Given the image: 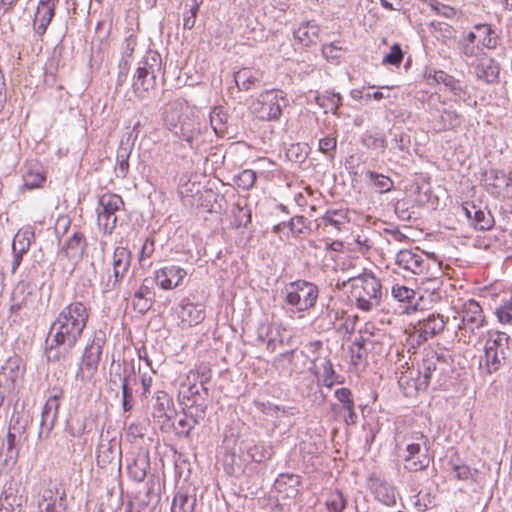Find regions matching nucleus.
<instances>
[{"label":"nucleus","mask_w":512,"mask_h":512,"mask_svg":"<svg viewBox=\"0 0 512 512\" xmlns=\"http://www.w3.org/2000/svg\"><path fill=\"white\" fill-rule=\"evenodd\" d=\"M130 151L125 147H120L117 151V163L115 166V174L117 178L124 179L129 171L128 159Z\"/></svg>","instance_id":"a19ab883"},{"label":"nucleus","mask_w":512,"mask_h":512,"mask_svg":"<svg viewBox=\"0 0 512 512\" xmlns=\"http://www.w3.org/2000/svg\"><path fill=\"white\" fill-rule=\"evenodd\" d=\"M124 202L117 194H104L99 199L97 221L105 233H111L117 223L116 212L120 211Z\"/></svg>","instance_id":"9b49d317"},{"label":"nucleus","mask_w":512,"mask_h":512,"mask_svg":"<svg viewBox=\"0 0 512 512\" xmlns=\"http://www.w3.org/2000/svg\"><path fill=\"white\" fill-rule=\"evenodd\" d=\"M33 239L34 232L30 229L19 230L14 236L12 242V273H15L20 266L23 256L28 252Z\"/></svg>","instance_id":"f3484780"},{"label":"nucleus","mask_w":512,"mask_h":512,"mask_svg":"<svg viewBox=\"0 0 512 512\" xmlns=\"http://www.w3.org/2000/svg\"><path fill=\"white\" fill-rule=\"evenodd\" d=\"M121 454V451L120 449H118V451H115V447H113L112 445H100L99 446V449H98V455H97V460H98V463H109L111 462L113 459H114V456L115 454Z\"/></svg>","instance_id":"6e6d98bb"},{"label":"nucleus","mask_w":512,"mask_h":512,"mask_svg":"<svg viewBox=\"0 0 512 512\" xmlns=\"http://www.w3.org/2000/svg\"><path fill=\"white\" fill-rule=\"evenodd\" d=\"M136 46H137V37L134 34L128 35L123 42V46H122L123 55L125 57H131Z\"/></svg>","instance_id":"338daca9"},{"label":"nucleus","mask_w":512,"mask_h":512,"mask_svg":"<svg viewBox=\"0 0 512 512\" xmlns=\"http://www.w3.org/2000/svg\"><path fill=\"white\" fill-rule=\"evenodd\" d=\"M59 406L58 396H51L46 401L41 413L40 429L38 432L39 440L49 438L58 418Z\"/></svg>","instance_id":"4468645a"},{"label":"nucleus","mask_w":512,"mask_h":512,"mask_svg":"<svg viewBox=\"0 0 512 512\" xmlns=\"http://www.w3.org/2000/svg\"><path fill=\"white\" fill-rule=\"evenodd\" d=\"M33 296V285L25 282L20 281L14 288L12 293V304H11V311L17 312L21 310L22 308L26 307L30 302L31 298Z\"/></svg>","instance_id":"c85d7f7f"},{"label":"nucleus","mask_w":512,"mask_h":512,"mask_svg":"<svg viewBox=\"0 0 512 512\" xmlns=\"http://www.w3.org/2000/svg\"><path fill=\"white\" fill-rule=\"evenodd\" d=\"M452 371L451 361L444 353H438L433 349L425 350L422 363L419 366L418 390H425L429 385L442 386Z\"/></svg>","instance_id":"20e7f679"},{"label":"nucleus","mask_w":512,"mask_h":512,"mask_svg":"<svg viewBox=\"0 0 512 512\" xmlns=\"http://www.w3.org/2000/svg\"><path fill=\"white\" fill-rule=\"evenodd\" d=\"M150 470V457L148 451L139 450L134 453L131 461L127 464L129 477L138 483L145 480Z\"/></svg>","instance_id":"a211bd4d"},{"label":"nucleus","mask_w":512,"mask_h":512,"mask_svg":"<svg viewBox=\"0 0 512 512\" xmlns=\"http://www.w3.org/2000/svg\"><path fill=\"white\" fill-rule=\"evenodd\" d=\"M331 512H342L346 508V498L340 491L332 492L326 502Z\"/></svg>","instance_id":"09e8293b"},{"label":"nucleus","mask_w":512,"mask_h":512,"mask_svg":"<svg viewBox=\"0 0 512 512\" xmlns=\"http://www.w3.org/2000/svg\"><path fill=\"white\" fill-rule=\"evenodd\" d=\"M132 261L130 250L125 247H116L112 257L113 275L109 276L104 285V292L119 288L123 278L128 273Z\"/></svg>","instance_id":"f8f14e48"},{"label":"nucleus","mask_w":512,"mask_h":512,"mask_svg":"<svg viewBox=\"0 0 512 512\" xmlns=\"http://www.w3.org/2000/svg\"><path fill=\"white\" fill-rule=\"evenodd\" d=\"M316 103L325 109V112H332L333 114H337V110L341 104V96L338 93H329L326 92L321 95H317Z\"/></svg>","instance_id":"4c0bfd02"},{"label":"nucleus","mask_w":512,"mask_h":512,"mask_svg":"<svg viewBox=\"0 0 512 512\" xmlns=\"http://www.w3.org/2000/svg\"><path fill=\"white\" fill-rule=\"evenodd\" d=\"M510 337L505 332L490 330L487 332L485 342V367L488 373L496 372L500 369L504 361L507 359Z\"/></svg>","instance_id":"423d86ee"},{"label":"nucleus","mask_w":512,"mask_h":512,"mask_svg":"<svg viewBox=\"0 0 512 512\" xmlns=\"http://www.w3.org/2000/svg\"><path fill=\"white\" fill-rule=\"evenodd\" d=\"M122 407L124 411L132 410L134 406V398L132 389L128 385V378L125 376L122 379Z\"/></svg>","instance_id":"864d4df0"},{"label":"nucleus","mask_w":512,"mask_h":512,"mask_svg":"<svg viewBox=\"0 0 512 512\" xmlns=\"http://www.w3.org/2000/svg\"><path fill=\"white\" fill-rule=\"evenodd\" d=\"M347 215L344 210H328L322 217L321 221L324 227H332L335 231L342 230L346 223Z\"/></svg>","instance_id":"e433bc0d"},{"label":"nucleus","mask_w":512,"mask_h":512,"mask_svg":"<svg viewBox=\"0 0 512 512\" xmlns=\"http://www.w3.org/2000/svg\"><path fill=\"white\" fill-rule=\"evenodd\" d=\"M132 306L135 311L144 315L152 306L151 297L135 292L132 301Z\"/></svg>","instance_id":"603ef678"},{"label":"nucleus","mask_w":512,"mask_h":512,"mask_svg":"<svg viewBox=\"0 0 512 512\" xmlns=\"http://www.w3.org/2000/svg\"><path fill=\"white\" fill-rule=\"evenodd\" d=\"M285 301L299 312H304L315 306L319 296L317 285L305 280H297L286 286Z\"/></svg>","instance_id":"6e6552de"},{"label":"nucleus","mask_w":512,"mask_h":512,"mask_svg":"<svg viewBox=\"0 0 512 512\" xmlns=\"http://www.w3.org/2000/svg\"><path fill=\"white\" fill-rule=\"evenodd\" d=\"M392 295L400 302H410V300L415 296V291L406 286L394 285L392 287Z\"/></svg>","instance_id":"13d9d810"},{"label":"nucleus","mask_w":512,"mask_h":512,"mask_svg":"<svg viewBox=\"0 0 512 512\" xmlns=\"http://www.w3.org/2000/svg\"><path fill=\"white\" fill-rule=\"evenodd\" d=\"M319 28L316 25H312L309 22L300 25L294 31V38L304 46H309L315 43L318 39Z\"/></svg>","instance_id":"72a5a7b5"},{"label":"nucleus","mask_w":512,"mask_h":512,"mask_svg":"<svg viewBox=\"0 0 512 512\" xmlns=\"http://www.w3.org/2000/svg\"><path fill=\"white\" fill-rule=\"evenodd\" d=\"M197 504L195 495L178 491L173 499L171 512H193Z\"/></svg>","instance_id":"7c9ffc66"},{"label":"nucleus","mask_w":512,"mask_h":512,"mask_svg":"<svg viewBox=\"0 0 512 512\" xmlns=\"http://www.w3.org/2000/svg\"><path fill=\"white\" fill-rule=\"evenodd\" d=\"M257 179V174L255 171L251 169H245L240 172L237 176H235L234 182L235 184L244 190H249L253 187L255 181Z\"/></svg>","instance_id":"49530a36"},{"label":"nucleus","mask_w":512,"mask_h":512,"mask_svg":"<svg viewBox=\"0 0 512 512\" xmlns=\"http://www.w3.org/2000/svg\"><path fill=\"white\" fill-rule=\"evenodd\" d=\"M393 141L401 151H408L411 145L410 136L404 132H395Z\"/></svg>","instance_id":"e2e57ef3"},{"label":"nucleus","mask_w":512,"mask_h":512,"mask_svg":"<svg viewBox=\"0 0 512 512\" xmlns=\"http://www.w3.org/2000/svg\"><path fill=\"white\" fill-rule=\"evenodd\" d=\"M431 9L438 15L447 19H453L458 15L457 9L449 5L443 4L437 0H430Z\"/></svg>","instance_id":"8fccbe9b"},{"label":"nucleus","mask_w":512,"mask_h":512,"mask_svg":"<svg viewBox=\"0 0 512 512\" xmlns=\"http://www.w3.org/2000/svg\"><path fill=\"white\" fill-rule=\"evenodd\" d=\"M45 354L49 362L58 363L68 357L71 350H65L63 345H53V340L46 339Z\"/></svg>","instance_id":"ea45409f"},{"label":"nucleus","mask_w":512,"mask_h":512,"mask_svg":"<svg viewBox=\"0 0 512 512\" xmlns=\"http://www.w3.org/2000/svg\"><path fill=\"white\" fill-rule=\"evenodd\" d=\"M474 69L478 80L488 85L497 84L499 82L500 65L494 58L478 59Z\"/></svg>","instance_id":"aec40b11"},{"label":"nucleus","mask_w":512,"mask_h":512,"mask_svg":"<svg viewBox=\"0 0 512 512\" xmlns=\"http://www.w3.org/2000/svg\"><path fill=\"white\" fill-rule=\"evenodd\" d=\"M24 186L28 189H34L41 186L45 180L44 176L40 172H32L28 170L24 175Z\"/></svg>","instance_id":"4d7b16f0"},{"label":"nucleus","mask_w":512,"mask_h":512,"mask_svg":"<svg viewBox=\"0 0 512 512\" xmlns=\"http://www.w3.org/2000/svg\"><path fill=\"white\" fill-rule=\"evenodd\" d=\"M511 182V177L504 171L497 169H491L485 179L487 190L496 197L503 195L511 185Z\"/></svg>","instance_id":"b1692460"},{"label":"nucleus","mask_w":512,"mask_h":512,"mask_svg":"<svg viewBox=\"0 0 512 512\" xmlns=\"http://www.w3.org/2000/svg\"><path fill=\"white\" fill-rule=\"evenodd\" d=\"M227 122L228 115L224 108L221 106L213 108L210 112V124L218 136H224L227 133Z\"/></svg>","instance_id":"473e14b6"},{"label":"nucleus","mask_w":512,"mask_h":512,"mask_svg":"<svg viewBox=\"0 0 512 512\" xmlns=\"http://www.w3.org/2000/svg\"><path fill=\"white\" fill-rule=\"evenodd\" d=\"M351 361L354 365L360 364L367 356V350L364 346L351 345Z\"/></svg>","instance_id":"0e129e2a"},{"label":"nucleus","mask_w":512,"mask_h":512,"mask_svg":"<svg viewBox=\"0 0 512 512\" xmlns=\"http://www.w3.org/2000/svg\"><path fill=\"white\" fill-rule=\"evenodd\" d=\"M485 324L486 319L480 304L474 299L464 302L461 307V324L459 329L474 333Z\"/></svg>","instance_id":"ddd939ff"},{"label":"nucleus","mask_w":512,"mask_h":512,"mask_svg":"<svg viewBox=\"0 0 512 512\" xmlns=\"http://www.w3.org/2000/svg\"><path fill=\"white\" fill-rule=\"evenodd\" d=\"M406 451L408 455L404 458V467L408 471L417 472L429 466L430 458L427 454V448L422 452V448L419 443H412L407 445Z\"/></svg>","instance_id":"6ab92c4d"},{"label":"nucleus","mask_w":512,"mask_h":512,"mask_svg":"<svg viewBox=\"0 0 512 512\" xmlns=\"http://www.w3.org/2000/svg\"><path fill=\"white\" fill-rule=\"evenodd\" d=\"M460 49L462 54L466 58H478V56L482 53V47L480 44H470V43H460Z\"/></svg>","instance_id":"680f3d73"},{"label":"nucleus","mask_w":512,"mask_h":512,"mask_svg":"<svg viewBox=\"0 0 512 512\" xmlns=\"http://www.w3.org/2000/svg\"><path fill=\"white\" fill-rule=\"evenodd\" d=\"M301 484V477L293 473H281L274 482V487L279 492L287 495H296Z\"/></svg>","instance_id":"c756f323"},{"label":"nucleus","mask_w":512,"mask_h":512,"mask_svg":"<svg viewBox=\"0 0 512 512\" xmlns=\"http://www.w3.org/2000/svg\"><path fill=\"white\" fill-rule=\"evenodd\" d=\"M19 357H10L0 370V388L12 392L23 376Z\"/></svg>","instance_id":"2eb2a0df"},{"label":"nucleus","mask_w":512,"mask_h":512,"mask_svg":"<svg viewBox=\"0 0 512 512\" xmlns=\"http://www.w3.org/2000/svg\"><path fill=\"white\" fill-rule=\"evenodd\" d=\"M346 284H350L351 294L359 309L370 311L380 305L382 286L380 280L373 273L364 272L349 276L346 281H343L341 288H344Z\"/></svg>","instance_id":"7ed1b4c3"},{"label":"nucleus","mask_w":512,"mask_h":512,"mask_svg":"<svg viewBox=\"0 0 512 512\" xmlns=\"http://www.w3.org/2000/svg\"><path fill=\"white\" fill-rule=\"evenodd\" d=\"M262 79L263 72L257 69L242 68L234 74L236 86L243 91L259 87Z\"/></svg>","instance_id":"393cba45"},{"label":"nucleus","mask_w":512,"mask_h":512,"mask_svg":"<svg viewBox=\"0 0 512 512\" xmlns=\"http://www.w3.org/2000/svg\"><path fill=\"white\" fill-rule=\"evenodd\" d=\"M208 396V389L201 384L190 385L185 392H183L184 404L188 407L200 405L199 400H204Z\"/></svg>","instance_id":"c9c22d12"},{"label":"nucleus","mask_w":512,"mask_h":512,"mask_svg":"<svg viewBox=\"0 0 512 512\" xmlns=\"http://www.w3.org/2000/svg\"><path fill=\"white\" fill-rule=\"evenodd\" d=\"M287 225L293 235H300L303 233L305 218L303 216H294Z\"/></svg>","instance_id":"69168bd1"},{"label":"nucleus","mask_w":512,"mask_h":512,"mask_svg":"<svg viewBox=\"0 0 512 512\" xmlns=\"http://www.w3.org/2000/svg\"><path fill=\"white\" fill-rule=\"evenodd\" d=\"M287 99L281 90H269L262 93L259 99L253 103L254 112L261 120H276L282 114V109L287 106Z\"/></svg>","instance_id":"1a4fd4ad"},{"label":"nucleus","mask_w":512,"mask_h":512,"mask_svg":"<svg viewBox=\"0 0 512 512\" xmlns=\"http://www.w3.org/2000/svg\"><path fill=\"white\" fill-rule=\"evenodd\" d=\"M451 465H452V470L455 474V477L458 480H461V481L472 480L476 483H479L481 481V473L477 469H471L466 464H453L451 462Z\"/></svg>","instance_id":"58836bf2"},{"label":"nucleus","mask_w":512,"mask_h":512,"mask_svg":"<svg viewBox=\"0 0 512 512\" xmlns=\"http://www.w3.org/2000/svg\"><path fill=\"white\" fill-rule=\"evenodd\" d=\"M173 401L164 391H157L153 396L152 415L155 421L164 425L170 420Z\"/></svg>","instance_id":"4be33fe9"},{"label":"nucleus","mask_w":512,"mask_h":512,"mask_svg":"<svg viewBox=\"0 0 512 512\" xmlns=\"http://www.w3.org/2000/svg\"><path fill=\"white\" fill-rule=\"evenodd\" d=\"M445 321L440 315H429L418 323L419 338L421 341H427L444 330Z\"/></svg>","instance_id":"cd10ccee"},{"label":"nucleus","mask_w":512,"mask_h":512,"mask_svg":"<svg viewBox=\"0 0 512 512\" xmlns=\"http://www.w3.org/2000/svg\"><path fill=\"white\" fill-rule=\"evenodd\" d=\"M495 314L501 323L512 322V302L508 301L500 305L496 308Z\"/></svg>","instance_id":"bf43d9fd"},{"label":"nucleus","mask_w":512,"mask_h":512,"mask_svg":"<svg viewBox=\"0 0 512 512\" xmlns=\"http://www.w3.org/2000/svg\"><path fill=\"white\" fill-rule=\"evenodd\" d=\"M476 31L482 32L483 37L479 41V44L483 48L494 50L498 46L499 36L495 30L492 29L490 24L479 23L473 27Z\"/></svg>","instance_id":"2f4dec72"},{"label":"nucleus","mask_w":512,"mask_h":512,"mask_svg":"<svg viewBox=\"0 0 512 512\" xmlns=\"http://www.w3.org/2000/svg\"><path fill=\"white\" fill-rule=\"evenodd\" d=\"M465 215L473 221L478 230H489L494 225V218L490 212H485L474 204H466L462 207Z\"/></svg>","instance_id":"bb28decb"},{"label":"nucleus","mask_w":512,"mask_h":512,"mask_svg":"<svg viewBox=\"0 0 512 512\" xmlns=\"http://www.w3.org/2000/svg\"><path fill=\"white\" fill-rule=\"evenodd\" d=\"M403 60V51L400 44L395 43L390 52L383 58V64L399 66Z\"/></svg>","instance_id":"5fc2aeb1"},{"label":"nucleus","mask_w":512,"mask_h":512,"mask_svg":"<svg viewBox=\"0 0 512 512\" xmlns=\"http://www.w3.org/2000/svg\"><path fill=\"white\" fill-rule=\"evenodd\" d=\"M104 343V337L96 334L92 342L85 347L76 373L77 379L85 381L93 378L98 370Z\"/></svg>","instance_id":"9d476101"},{"label":"nucleus","mask_w":512,"mask_h":512,"mask_svg":"<svg viewBox=\"0 0 512 512\" xmlns=\"http://www.w3.org/2000/svg\"><path fill=\"white\" fill-rule=\"evenodd\" d=\"M87 249V241L84 234L75 231L62 247V253L70 260L81 259Z\"/></svg>","instance_id":"a878e982"},{"label":"nucleus","mask_w":512,"mask_h":512,"mask_svg":"<svg viewBox=\"0 0 512 512\" xmlns=\"http://www.w3.org/2000/svg\"><path fill=\"white\" fill-rule=\"evenodd\" d=\"M367 176L374 182V185L379 188L381 193L389 192L394 187L393 181L388 176L373 171L367 172Z\"/></svg>","instance_id":"de8ad7c7"},{"label":"nucleus","mask_w":512,"mask_h":512,"mask_svg":"<svg viewBox=\"0 0 512 512\" xmlns=\"http://www.w3.org/2000/svg\"><path fill=\"white\" fill-rule=\"evenodd\" d=\"M286 156L292 162L302 163L306 160L308 153L305 147L297 143L290 145V147L286 151Z\"/></svg>","instance_id":"3c124183"},{"label":"nucleus","mask_w":512,"mask_h":512,"mask_svg":"<svg viewBox=\"0 0 512 512\" xmlns=\"http://www.w3.org/2000/svg\"><path fill=\"white\" fill-rule=\"evenodd\" d=\"M197 424V420L193 417H185L178 421V432L177 434L182 435L184 437H189L191 430Z\"/></svg>","instance_id":"052dcab7"},{"label":"nucleus","mask_w":512,"mask_h":512,"mask_svg":"<svg viewBox=\"0 0 512 512\" xmlns=\"http://www.w3.org/2000/svg\"><path fill=\"white\" fill-rule=\"evenodd\" d=\"M187 275L185 269L170 265L155 272L156 283L164 290H171L180 285Z\"/></svg>","instance_id":"dca6fc26"},{"label":"nucleus","mask_w":512,"mask_h":512,"mask_svg":"<svg viewBox=\"0 0 512 512\" xmlns=\"http://www.w3.org/2000/svg\"><path fill=\"white\" fill-rule=\"evenodd\" d=\"M184 325L189 327L200 324L205 319V309L202 304H194L188 299H183L177 312Z\"/></svg>","instance_id":"412c9836"},{"label":"nucleus","mask_w":512,"mask_h":512,"mask_svg":"<svg viewBox=\"0 0 512 512\" xmlns=\"http://www.w3.org/2000/svg\"><path fill=\"white\" fill-rule=\"evenodd\" d=\"M424 76L427 79L428 84H431L430 80L444 84L455 96H461L466 93L462 81L456 79L452 75H449L443 70L426 71Z\"/></svg>","instance_id":"5701e85b"},{"label":"nucleus","mask_w":512,"mask_h":512,"mask_svg":"<svg viewBox=\"0 0 512 512\" xmlns=\"http://www.w3.org/2000/svg\"><path fill=\"white\" fill-rule=\"evenodd\" d=\"M440 121L442 123L440 126L441 129H452L460 126L461 117L455 110L443 109L440 115Z\"/></svg>","instance_id":"a18cd8bd"},{"label":"nucleus","mask_w":512,"mask_h":512,"mask_svg":"<svg viewBox=\"0 0 512 512\" xmlns=\"http://www.w3.org/2000/svg\"><path fill=\"white\" fill-rule=\"evenodd\" d=\"M251 222V210L247 206L237 204L233 209V226L246 227Z\"/></svg>","instance_id":"37998d69"},{"label":"nucleus","mask_w":512,"mask_h":512,"mask_svg":"<svg viewBox=\"0 0 512 512\" xmlns=\"http://www.w3.org/2000/svg\"><path fill=\"white\" fill-rule=\"evenodd\" d=\"M55 9H51L46 7H37L35 16H34V30L37 34L43 35L48 25L50 24L53 16H54Z\"/></svg>","instance_id":"f704fd0d"},{"label":"nucleus","mask_w":512,"mask_h":512,"mask_svg":"<svg viewBox=\"0 0 512 512\" xmlns=\"http://www.w3.org/2000/svg\"><path fill=\"white\" fill-rule=\"evenodd\" d=\"M247 454L252 461L262 463L271 458L272 451L264 444H255L248 449Z\"/></svg>","instance_id":"c03bdc74"},{"label":"nucleus","mask_w":512,"mask_h":512,"mask_svg":"<svg viewBox=\"0 0 512 512\" xmlns=\"http://www.w3.org/2000/svg\"><path fill=\"white\" fill-rule=\"evenodd\" d=\"M395 264L399 268L419 276V280L422 284H424L426 281L439 283V277L436 276L433 272H430V270L432 264L433 268L436 270V273L440 274V265L435 261H430L418 249L400 250L396 254Z\"/></svg>","instance_id":"39448f33"},{"label":"nucleus","mask_w":512,"mask_h":512,"mask_svg":"<svg viewBox=\"0 0 512 512\" xmlns=\"http://www.w3.org/2000/svg\"><path fill=\"white\" fill-rule=\"evenodd\" d=\"M89 315L90 309L82 301L69 303L52 322L48 340H53V345H63L65 350H72L83 335Z\"/></svg>","instance_id":"f257e3e1"},{"label":"nucleus","mask_w":512,"mask_h":512,"mask_svg":"<svg viewBox=\"0 0 512 512\" xmlns=\"http://www.w3.org/2000/svg\"><path fill=\"white\" fill-rule=\"evenodd\" d=\"M163 119L176 136L190 145L200 135V123L184 99L178 98L166 104Z\"/></svg>","instance_id":"f03ea898"},{"label":"nucleus","mask_w":512,"mask_h":512,"mask_svg":"<svg viewBox=\"0 0 512 512\" xmlns=\"http://www.w3.org/2000/svg\"><path fill=\"white\" fill-rule=\"evenodd\" d=\"M335 397L342 404V408L349 403L353 402V395L350 389L348 388H339L335 391Z\"/></svg>","instance_id":"774afa93"},{"label":"nucleus","mask_w":512,"mask_h":512,"mask_svg":"<svg viewBox=\"0 0 512 512\" xmlns=\"http://www.w3.org/2000/svg\"><path fill=\"white\" fill-rule=\"evenodd\" d=\"M86 419L83 417H74L67 421L65 431L72 438L83 436L87 430Z\"/></svg>","instance_id":"79ce46f5"},{"label":"nucleus","mask_w":512,"mask_h":512,"mask_svg":"<svg viewBox=\"0 0 512 512\" xmlns=\"http://www.w3.org/2000/svg\"><path fill=\"white\" fill-rule=\"evenodd\" d=\"M161 57L157 52H150L137 68L133 80V90L137 97L145 98L155 88L157 73L161 71Z\"/></svg>","instance_id":"0eeeda50"}]
</instances>
